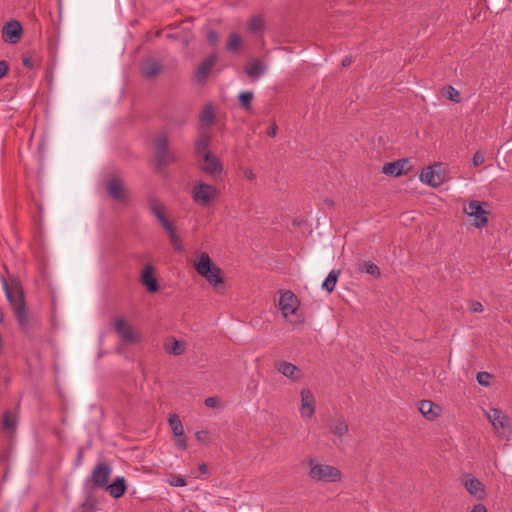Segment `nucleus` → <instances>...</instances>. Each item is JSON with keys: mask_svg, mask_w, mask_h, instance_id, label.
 Masks as SVG:
<instances>
[{"mask_svg": "<svg viewBox=\"0 0 512 512\" xmlns=\"http://www.w3.org/2000/svg\"><path fill=\"white\" fill-rule=\"evenodd\" d=\"M307 464L309 467L308 476L314 481L335 483L342 479L341 471L333 465L321 462L316 458H310Z\"/></svg>", "mask_w": 512, "mask_h": 512, "instance_id": "f257e3e1", "label": "nucleus"}, {"mask_svg": "<svg viewBox=\"0 0 512 512\" xmlns=\"http://www.w3.org/2000/svg\"><path fill=\"white\" fill-rule=\"evenodd\" d=\"M3 289L16 320H26V303L20 283L17 281L9 283L3 279Z\"/></svg>", "mask_w": 512, "mask_h": 512, "instance_id": "f03ea898", "label": "nucleus"}, {"mask_svg": "<svg viewBox=\"0 0 512 512\" xmlns=\"http://www.w3.org/2000/svg\"><path fill=\"white\" fill-rule=\"evenodd\" d=\"M195 269L199 275L204 277L211 285L217 286L223 283L222 271L211 261L208 253L202 252Z\"/></svg>", "mask_w": 512, "mask_h": 512, "instance_id": "7ed1b4c3", "label": "nucleus"}, {"mask_svg": "<svg viewBox=\"0 0 512 512\" xmlns=\"http://www.w3.org/2000/svg\"><path fill=\"white\" fill-rule=\"evenodd\" d=\"M219 190L217 187L205 183L203 181L194 184L191 197L193 201L200 207L206 208L212 205V203L218 198Z\"/></svg>", "mask_w": 512, "mask_h": 512, "instance_id": "20e7f679", "label": "nucleus"}, {"mask_svg": "<svg viewBox=\"0 0 512 512\" xmlns=\"http://www.w3.org/2000/svg\"><path fill=\"white\" fill-rule=\"evenodd\" d=\"M155 160L158 168H164L177 161L175 154L169 149L168 137L165 133L159 134L155 140Z\"/></svg>", "mask_w": 512, "mask_h": 512, "instance_id": "39448f33", "label": "nucleus"}, {"mask_svg": "<svg viewBox=\"0 0 512 512\" xmlns=\"http://www.w3.org/2000/svg\"><path fill=\"white\" fill-rule=\"evenodd\" d=\"M484 413L495 433L500 437H506V432L510 429L508 416L497 408H489L484 410Z\"/></svg>", "mask_w": 512, "mask_h": 512, "instance_id": "423d86ee", "label": "nucleus"}, {"mask_svg": "<svg viewBox=\"0 0 512 512\" xmlns=\"http://www.w3.org/2000/svg\"><path fill=\"white\" fill-rule=\"evenodd\" d=\"M485 203L471 200L467 206L464 207V212L471 217H474L473 225L477 228L485 227L488 223L489 212L483 208Z\"/></svg>", "mask_w": 512, "mask_h": 512, "instance_id": "0eeeda50", "label": "nucleus"}, {"mask_svg": "<svg viewBox=\"0 0 512 512\" xmlns=\"http://www.w3.org/2000/svg\"><path fill=\"white\" fill-rule=\"evenodd\" d=\"M420 179L422 182L433 188L441 186L445 181V175L441 169V164L436 163L424 168L420 174Z\"/></svg>", "mask_w": 512, "mask_h": 512, "instance_id": "6e6552de", "label": "nucleus"}, {"mask_svg": "<svg viewBox=\"0 0 512 512\" xmlns=\"http://www.w3.org/2000/svg\"><path fill=\"white\" fill-rule=\"evenodd\" d=\"M106 191L113 200L121 203L127 204L129 202V196L126 190L124 189V185L122 180L117 177H111L105 182Z\"/></svg>", "mask_w": 512, "mask_h": 512, "instance_id": "1a4fd4ad", "label": "nucleus"}, {"mask_svg": "<svg viewBox=\"0 0 512 512\" xmlns=\"http://www.w3.org/2000/svg\"><path fill=\"white\" fill-rule=\"evenodd\" d=\"M316 400L315 396L309 388L300 390V406L299 413L301 418L309 419L315 415Z\"/></svg>", "mask_w": 512, "mask_h": 512, "instance_id": "9d476101", "label": "nucleus"}, {"mask_svg": "<svg viewBox=\"0 0 512 512\" xmlns=\"http://www.w3.org/2000/svg\"><path fill=\"white\" fill-rule=\"evenodd\" d=\"M274 367L279 374L283 375L291 382H300L304 377L302 369L291 362L285 360L276 361Z\"/></svg>", "mask_w": 512, "mask_h": 512, "instance_id": "9b49d317", "label": "nucleus"}, {"mask_svg": "<svg viewBox=\"0 0 512 512\" xmlns=\"http://www.w3.org/2000/svg\"><path fill=\"white\" fill-rule=\"evenodd\" d=\"M460 483L464 486V488L467 490V492L477 498V499H483L485 496V486L484 484L474 477L470 473H466L461 476Z\"/></svg>", "mask_w": 512, "mask_h": 512, "instance_id": "f8f14e48", "label": "nucleus"}, {"mask_svg": "<svg viewBox=\"0 0 512 512\" xmlns=\"http://www.w3.org/2000/svg\"><path fill=\"white\" fill-rule=\"evenodd\" d=\"M298 303V298L290 290L281 293L278 300L279 309L285 318L296 312Z\"/></svg>", "mask_w": 512, "mask_h": 512, "instance_id": "ddd939ff", "label": "nucleus"}, {"mask_svg": "<svg viewBox=\"0 0 512 512\" xmlns=\"http://www.w3.org/2000/svg\"><path fill=\"white\" fill-rule=\"evenodd\" d=\"M22 33L21 23L17 20H10L2 29V39L9 44H16L19 42Z\"/></svg>", "mask_w": 512, "mask_h": 512, "instance_id": "4468645a", "label": "nucleus"}, {"mask_svg": "<svg viewBox=\"0 0 512 512\" xmlns=\"http://www.w3.org/2000/svg\"><path fill=\"white\" fill-rule=\"evenodd\" d=\"M204 163L201 169L209 174L213 179H218L222 174V164L219 159L210 152H206L203 157Z\"/></svg>", "mask_w": 512, "mask_h": 512, "instance_id": "2eb2a0df", "label": "nucleus"}, {"mask_svg": "<svg viewBox=\"0 0 512 512\" xmlns=\"http://www.w3.org/2000/svg\"><path fill=\"white\" fill-rule=\"evenodd\" d=\"M111 475V469L108 465L100 463L95 466L92 472V482L94 486L106 488Z\"/></svg>", "mask_w": 512, "mask_h": 512, "instance_id": "dca6fc26", "label": "nucleus"}, {"mask_svg": "<svg viewBox=\"0 0 512 512\" xmlns=\"http://www.w3.org/2000/svg\"><path fill=\"white\" fill-rule=\"evenodd\" d=\"M217 54L211 53L209 56H207L198 66L197 70L195 71V79L197 82H204L207 77L209 76L212 68L215 66L217 62Z\"/></svg>", "mask_w": 512, "mask_h": 512, "instance_id": "f3484780", "label": "nucleus"}, {"mask_svg": "<svg viewBox=\"0 0 512 512\" xmlns=\"http://www.w3.org/2000/svg\"><path fill=\"white\" fill-rule=\"evenodd\" d=\"M410 169L408 159H400L394 162L385 163L382 167V173L388 176L397 177L406 174Z\"/></svg>", "mask_w": 512, "mask_h": 512, "instance_id": "a211bd4d", "label": "nucleus"}, {"mask_svg": "<svg viewBox=\"0 0 512 512\" xmlns=\"http://www.w3.org/2000/svg\"><path fill=\"white\" fill-rule=\"evenodd\" d=\"M115 330L125 342L136 343L140 340V335L132 328L130 322H115Z\"/></svg>", "mask_w": 512, "mask_h": 512, "instance_id": "6ab92c4d", "label": "nucleus"}, {"mask_svg": "<svg viewBox=\"0 0 512 512\" xmlns=\"http://www.w3.org/2000/svg\"><path fill=\"white\" fill-rule=\"evenodd\" d=\"M141 283L146 287L148 292L155 293L159 290L157 279L154 275V268L152 265H146L140 277Z\"/></svg>", "mask_w": 512, "mask_h": 512, "instance_id": "aec40b11", "label": "nucleus"}, {"mask_svg": "<svg viewBox=\"0 0 512 512\" xmlns=\"http://www.w3.org/2000/svg\"><path fill=\"white\" fill-rule=\"evenodd\" d=\"M418 410L429 421L435 420L441 413V407L430 400H421Z\"/></svg>", "mask_w": 512, "mask_h": 512, "instance_id": "412c9836", "label": "nucleus"}, {"mask_svg": "<svg viewBox=\"0 0 512 512\" xmlns=\"http://www.w3.org/2000/svg\"><path fill=\"white\" fill-rule=\"evenodd\" d=\"M161 70V65L154 59L148 58L142 61L140 71L143 77L151 79L156 77Z\"/></svg>", "mask_w": 512, "mask_h": 512, "instance_id": "4be33fe9", "label": "nucleus"}, {"mask_svg": "<svg viewBox=\"0 0 512 512\" xmlns=\"http://www.w3.org/2000/svg\"><path fill=\"white\" fill-rule=\"evenodd\" d=\"M149 209L164 229L173 224L165 217L164 208L157 200L151 199L149 201Z\"/></svg>", "mask_w": 512, "mask_h": 512, "instance_id": "5701e85b", "label": "nucleus"}, {"mask_svg": "<svg viewBox=\"0 0 512 512\" xmlns=\"http://www.w3.org/2000/svg\"><path fill=\"white\" fill-rule=\"evenodd\" d=\"M164 349L167 353L178 356L184 353L186 349V343L183 340H177L173 337H170L165 341Z\"/></svg>", "mask_w": 512, "mask_h": 512, "instance_id": "b1692460", "label": "nucleus"}, {"mask_svg": "<svg viewBox=\"0 0 512 512\" xmlns=\"http://www.w3.org/2000/svg\"><path fill=\"white\" fill-rule=\"evenodd\" d=\"M266 66L261 60H253L252 62L248 63L245 72L248 77L251 79H259L265 72Z\"/></svg>", "mask_w": 512, "mask_h": 512, "instance_id": "393cba45", "label": "nucleus"}, {"mask_svg": "<svg viewBox=\"0 0 512 512\" xmlns=\"http://www.w3.org/2000/svg\"><path fill=\"white\" fill-rule=\"evenodd\" d=\"M113 498H120L126 491L124 477H117L111 484L105 488Z\"/></svg>", "mask_w": 512, "mask_h": 512, "instance_id": "a878e982", "label": "nucleus"}, {"mask_svg": "<svg viewBox=\"0 0 512 512\" xmlns=\"http://www.w3.org/2000/svg\"><path fill=\"white\" fill-rule=\"evenodd\" d=\"M329 429L335 436L342 437L348 432V424L342 417H339L331 421Z\"/></svg>", "mask_w": 512, "mask_h": 512, "instance_id": "bb28decb", "label": "nucleus"}, {"mask_svg": "<svg viewBox=\"0 0 512 512\" xmlns=\"http://www.w3.org/2000/svg\"><path fill=\"white\" fill-rule=\"evenodd\" d=\"M340 275V270H331L322 283V288L326 290L328 293H331L336 286V283L338 281V277Z\"/></svg>", "mask_w": 512, "mask_h": 512, "instance_id": "cd10ccee", "label": "nucleus"}, {"mask_svg": "<svg viewBox=\"0 0 512 512\" xmlns=\"http://www.w3.org/2000/svg\"><path fill=\"white\" fill-rule=\"evenodd\" d=\"M168 423L174 436H182L185 434L183 424L177 414H170Z\"/></svg>", "mask_w": 512, "mask_h": 512, "instance_id": "c85d7f7f", "label": "nucleus"}, {"mask_svg": "<svg viewBox=\"0 0 512 512\" xmlns=\"http://www.w3.org/2000/svg\"><path fill=\"white\" fill-rule=\"evenodd\" d=\"M210 137L207 134H200L195 142V152L198 155H203L208 152L207 149L209 147Z\"/></svg>", "mask_w": 512, "mask_h": 512, "instance_id": "c756f323", "label": "nucleus"}, {"mask_svg": "<svg viewBox=\"0 0 512 512\" xmlns=\"http://www.w3.org/2000/svg\"><path fill=\"white\" fill-rule=\"evenodd\" d=\"M165 230L168 233V236H169V239H170V242H171L173 248L176 251L181 252L183 250L182 240L177 235L175 226L172 224L169 226V228H165Z\"/></svg>", "mask_w": 512, "mask_h": 512, "instance_id": "7c9ffc66", "label": "nucleus"}, {"mask_svg": "<svg viewBox=\"0 0 512 512\" xmlns=\"http://www.w3.org/2000/svg\"><path fill=\"white\" fill-rule=\"evenodd\" d=\"M199 120L205 126H210L214 122V110L211 104L205 105L199 115Z\"/></svg>", "mask_w": 512, "mask_h": 512, "instance_id": "2f4dec72", "label": "nucleus"}, {"mask_svg": "<svg viewBox=\"0 0 512 512\" xmlns=\"http://www.w3.org/2000/svg\"><path fill=\"white\" fill-rule=\"evenodd\" d=\"M254 98V94L251 91H242L238 95V100L240 106L245 111H250L252 109V100Z\"/></svg>", "mask_w": 512, "mask_h": 512, "instance_id": "473e14b6", "label": "nucleus"}, {"mask_svg": "<svg viewBox=\"0 0 512 512\" xmlns=\"http://www.w3.org/2000/svg\"><path fill=\"white\" fill-rule=\"evenodd\" d=\"M264 29V21L258 15H253L248 21V30L251 33H260Z\"/></svg>", "mask_w": 512, "mask_h": 512, "instance_id": "72a5a7b5", "label": "nucleus"}, {"mask_svg": "<svg viewBox=\"0 0 512 512\" xmlns=\"http://www.w3.org/2000/svg\"><path fill=\"white\" fill-rule=\"evenodd\" d=\"M241 45V38L237 33H232L229 36L226 49L230 52L236 51Z\"/></svg>", "mask_w": 512, "mask_h": 512, "instance_id": "f704fd0d", "label": "nucleus"}, {"mask_svg": "<svg viewBox=\"0 0 512 512\" xmlns=\"http://www.w3.org/2000/svg\"><path fill=\"white\" fill-rule=\"evenodd\" d=\"M361 270L366 272L369 275L374 276V277H379L380 276V269H379V267L376 264L372 263V262H364L361 265Z\"/></svg>", "mask_w": 512, "mask_h": 512, "instance_id": "c9c22d12", "label": "nucleus"}, {"mask_svg": "<svg viewBox=\"0 0 512 512\" xmlns=\"http://www.w3.org/2000/svg\"><path fill=\"white\" fill-rule=\"evenodd\" d=\"M492 375L488 372H478L476 375V380L479 385L488 387L491 384Z\"/></svg>", "mask_w": 512, "mask_h": 512, "instance_id": "e433bc0d", "label": "nucleus"}, {"mask_svg": "<svg viewBox=\"0 0 512 512\" xmlns=\"http://www.w3.org/2000/svg\"><path fill=\"white\" fill-rule=\"evenodd\" d=\"M444 96L453 102L458 103L460 101L459 91L452 86H447L444 90Z\"/></svg>", "mask_w": 512, "mask_h": 512, "instance_id": "4c0bfd02", "label": "nucleus"}, {"mask_svg": "<svg viewBox=\"0 0 512 512\" xmlns=\"http://www.w3.org/2000/svg\"><path fill=\"white\" fill-rule=\"evenodd\" d=\"M485 162V153L481 150L475 152V154L472 157V165L474 167H478L482 165Z\"/></svg>", "mask_w": 512, "mask_h": 512, "instance_id": "58836bf2", "label": "nucleus"}, {"mask_svg": "<svg viewBox=\"0 0 512 512\" xmlns=\"http://www.w3.org/2000/svg\"><path fill=\"white\" fill-rule=\"evenodd\" d=\"M14 426H15V419L9 412H6L3 417L4 429L10 430V429H13Z\"/></svg>", "mask_w": 512, "mask_h": 512, "instance_id": "ea45409f", "label": "nucleus"}, {"mask_svg": "<svg viewBox=\"0 0 512 512\" xmlns=\"http://www.w3.org/2000/svg\"><path fill=\"white\" fill-rule=\"evenodd\" d=\"M175 438V447L181 451L186 450L188 445L185 434L182 436H175Z\"/></svg>", "mask_w": 512, "mask_h": 512, "instance_id": "a19ab883", "label": "nucleus"}, {"mask_svg": "<svg viewBox=\"0 0 512 512\" xmlns=\"http://www.w3.org/2000/svg\"><path fill=\"white\" fill-rule=\"evenodd\" d=\"M168 483L174 487H183L187 485L186 480L182 476H175L169 480Z\"/></svg>", "mask_w": 512, "mask_h": 512, "instance_id": "79ce46f5", "label": "nucleus"}, {"mask_svg": "<svg viewBox=\"0 0 512 512\" xmlns=\"http://www.w3.org/2000/svg\"><path fill=\"white\" fill-rule=\"evenodd\" d=\"M468 308L470 311L474 313H479L483 311V305L476 300H471L468 302Z\"/></svg>", "mask_w": 512, "mask_h": 512, "instance_id": "37998d69", "label": "nucleus"}, {"mask_svg": "<svg viewBox=\"0 0 512 512\" xmlns=\"http://www.w3.org/2000/svg\"><path fill=\"white\" fill-rule=\"evenodd\" d=\"M207 41L209 42L210 45L216 46L219 41L218 33L214 30H210L207 33Z\"/></svg>", "mask_w": 512, "mask_h": 512, "instance_id": "c03bdc74", "label": "nucleus"}, {"mask_svg": "<svg viewBox=\"0 0 512 512\" xmlns=\"http://www.w3.org/2000/svg\"><path fill=\"white\" fill-rule=\"evenodd\" d=\"M195 437H196L197 441H199V442L208 443V441H209V432L206 431V430L197 431L196 434H195Z\"/></svg>", "mask_w": 512, "mask_h": 512, "instance_id": "a18cd8bd", "label": "nucleus"}, {"mask_svg": "<svg viewBox=\"0 0 512 512\" xmlns=\"http://www.w3.org/2000/svg\"><path fill=\"white\" fill-rule=\"evenodd\" d=\"M205 405L209 408H217L219 406V399L217 397H208L205 399Z\"/></svg>", "mask_w": 512, "mask_h": 512, "instance_id": "49530a36", "label": "nucleus"}, {"mask_svg": "<svg viewBox=\"0 0 512 512\" xmlns=\"http://www.w3.org/2000/svg\"><path fill=\"white\" fill-rule=\"evenodd\" d=\"M9 66L8 63L4 60L0 61V79H2L8 72Z\"/></svg>", "mask_w": 512, "mask_h": 512, "instance_id": "de8ad7c7", "label": "nucleus"}, {"mask_svg": "<svg viewBox=\"0 0 512 512\" xmlns=\"http://www.w3.org/2000/svg\"><path fill=\"white\" fill-rule=\"evenodd\" d=\"M277 131H278V126H277L276 122L273 121L266 133L270 137H275L277 135Z\"/></svg>", "mask_w": 512, "mask_h": 512, "instance_id": "09e8293b", "label": "nucleus"}, {"mask_svg": "<svg viewBox=\"0 0 512 512\" xmlns=\"http://www.w3.org/2000/svg\"><path fill=\"white\" fill-rule=\"evenodd\" d=\"M23 65L28 68V69H33L34 68V64H33V60L31 57L29 56H25L23 58Z\"/></svg>", "mask_w": 512, "mask_h": 512, "instance_id": "8fccbe9b", "label": "nucleus"}, {"mask_svg": "<svg viewBox=\"0 0 512 512\" xmlns=\"http://www.w3.org/2000/svg\"><path fill=\"white\" fill-rule=\"evenodd\" d=\"M198 470L201 476H207L209 473L208 466L205 463L200 464Z\"/></svg>", "mask_w": 512, "mask_h": 512, "instance_id": "3c124183", "label": "nucleus"}, {"mask_svg": "<svg viewBox=\"0 0 512 512\" xmlns=\"http://www.w3.org/2000/svg\"><path fill=\"white\" fill-rule=\"evenodd\" d=\"M470 512H488L486 507L482 504L474 505Z\"/></svg>", "mask_w": 512, "mask_h": 512, "instance_id": "603ef678", "label": "nucleus"}, {"mask_svg": "<svg viewBox=\"0 0 512 512\" xmlns=\"http://www.w3.org/2000/svg\"><path fill=\"white\" fill-rule=\"evenodd\" d=\"M351 62H352V61H351V58H350V57H345V58L343 59V61H342V66H343V67H347V66H349V65L351 64Z\"/></svg>", "mask_w": 512, "mask_h": 512, "instance_id": "864d4df0", "label": "nucleus"}, {"mask_svg": "<svg viewBox=\"0 0 512 512\" xmlns=\"http://www.w3.org/2000/svg\"><path fill=\"white\" fill-rule=\"evenodd\" d=\"M246 177L249 179V180H254L256 178V175L252 172V171H247L246 172Z\"/></svg>", "mask_w": 512, "mask_h": 512, "instance_id": "5fc2aeb1", "label": "nucleus"}, {"mask_svg": "<svg viewBox=\"0 0 512 512\" xmlns=\"http://www.w3.org/2000/svg\"><path fill=\"white\" fill-rule=\"evenodd\" d=\"M3 318H4V314H3L2 309L0 308V320H3Z\"/></svg>", "mask_w": 512, "mask_h": 512, "instance_id": "6e6d98bb", "label": "nucleus"}, {"mask_svg": "<svg viewBox=\"0 0 512 512\" xmlns=\"http://www.w3.org/2000/svg\"><path fill=\"white\" fill-rule=\"evenodd\" d=\"M181 512H192V511L189 509H183Z\"/></svg>", "mask_w": 512, "mask_h": 512, "instance_id": "4d7b16f0", "label": "nucleus"}, {"mask_svg": "<svg viewBox=\"0 0 512 512\" xmlns=\"http://www.w3.org/2000/svg\"><path fill=\"white\" fill-rule=\"evenodd\" d=\"M115 320L121 321L124 320L122 317H117Z\"/></svg>", "mask_w": 512, "mask_h": 512, "instance_id": "13d9d810", "label": "nucleus"}]
</instances>
